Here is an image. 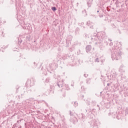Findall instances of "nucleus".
I'll list each match as a JSON object with an SVG mask.
<instances>
[{
  "label": "nucleus",
  "mask_w": 128,
  "mask_h": 128,
  "mask_svg": "<svg viewBox=\"0 0 128 128\" xmlns=\"http://www.w3.org/2000/svg\"><path fill=\"white\" fill-rule=\"evenodd\" d=\"M91 40L95 44H102V42L106 44V46L108 44V42H112V40L110 38H108V36L104 32H100L94 33L92 36Z\"/></svg>",
  "instance_id": "1"
},
{
  "label": "nucleus",
  "mask_w": 128,
  "mask_h": 128,
  "mask_svg": "<svg viewBox=\"0 0 128 128\" xmlns=\"http://www.w3.org/2000/svg\"><path fill=\"white\" fill-rule=\"evenodd\" d=\"M112 60H118L122 56V50H120V47L114 46L112 48Z\"/></svg>",
  "instance_id": "2"
},
{
  "label": "nucleus",
  "mask_w": 128,
  "mask_h": 128,
  "mask_svg": "<svg viewBox=\"0 0 128 128\" xmlns=\"http://www.w3.org/2000/svg\"><path fill=\"white\" fill-rule=\"evenodd\" d=\"M55 86L56 88H64V87L65 86L66 90H70V88H68V85L64 84V80H60V81H58L55 84Z\"/></svg>",
  "instance_id": "3"
},
{
  "label": "nucleus",
  "mask_w": 128,
  "mask_h": 128,
  "mask_svg": "<svg viewBox=\"0 0 128 128\" xmlns=\"http://www.w3.org/2000/svg\"><path fill=\"white\" fill-rule=\"evenodd\" d=\"M35 103L36 102L32 98H31L30 100H27L24 102L26 106H27L28 108H30L32 106H34Z\"/></svg>",
  "instance_id": "4"
},
{
  "label": "nucleus",
  "mask_w": 128,
  "mask_h": 128,
  "mask_svg": "<svg viewBox=\"0 0 128 128\" xmlns=\"http://www.w3.org/2000/svg\"><path fill=\"white\" fill-rule=\"evenodd\" d=\"M120 94H124L125 96H128V88L120 86V89L119 90Z\"/></svg>",
  "instance_id": "5"
},
{
  "label": "nucleus",
  "mask_w": 128,
  "mask_h": 128,
  "mask_svg": "<svg viewBox=\"0 0 128 128\" xmlns=\"http://www.w3.org/2000/svg\"><path fill=\"white\" fill-rule=\"evenodd\" d=\"M98 124H100V122L96 119H94L90 123V125L92 126V128H98Z\"/></svg>",
  "instance_id": "6"
},
{
  "label": "nucleus",
  "mask_w": 128,
  "mask_h": 128,
  "mask_svg": "<svg viewBox=\"0 0 128 128\" xmlns=\"http://www.w3.org/2000/svg\"><path fill=\"white\" fill-rule=\"evenodd\" d=\"M70 116H71L70 122L73 124H76L78 122V119L76 118V116H74V114L70 111Z\"/></svg>",
  "instance_id": "7"
},
{
  "label": "nucleus",
  "mask_w": 128,
  "mask_h": 128,
  "mask_svg": "<svg viewBox=\"0 0 128 128\" xmlns=\"http://www.w3.org/2000/svg\"><path fill=\"white\" fill-rule=\"evenodd\" d=\"M110 114H111L112 116L114 118H117V120H120V118H122V114H118L116 115V112H112V113H109L108 114V116H110Z\"/></svg>",
  "instance_id": "8"
},
{
  "label": "nucleus",
  "mask_w": 128,
  "mask_h": 128,
  "mask_svg": "<svg viewBox=\"0 0 128 128\" xmlns=\"http://www.w3.org/2000/svg\"><path fill=\"white\" fill-rule=\"evenodd\" d=\"M26 84H28V86H34V78H31L30 79H28L26 82Z\"/></svg>",
  "instance_id": "9"
},
{
  "label": "nucleus",
  "mask_w": 128,
  "mask_h": 128,
  "mask_svg": "<svg viewBox=\"0 0 128 128\" xmlns=\"http://www.w3.org/2000/svg\"><path fill=\"white\" fill-rule=\"evenodd\" d=\"M58 64L56 63H52L49 64L48 68L51 70H56L58 68Z\"/></svg>",
  "instance_id": "10"
},
{
  "label": "nucleus",
  "mask_w": 128,
  "mask_h": 128,
  "mask_svg": "<svg viewBox=\"0 0 128 128\" xmlns=\"http://www.w3.org/2000/svg\"><path fill=\"white\" fill-rule=\"evenodd\" d=\"M120 86V83H118V80H116V82L114 84V92H118L120 90L118 88Z\"/></svg>",
  "instance_id": "11"
},
{
  "label": "nucleus",
  "mask_w": 128,
  "mask_h": 128,
  "mask_svg": "<svg viewBox=\"0 0 128 128\" xmlns=\"http://www.w3.org/2000/svg\"><path fill=\"white\" fill-rule=\"evenodd\" d=\"M72 36H68V38H66V46H67L68 48L70 46V42H72Z\"/></svg>",
  "instance_id": "12"
},
{
  "label": "nucleus",
  "mask_w": 128,
  "mask_h": 128,
  "mask_svg": "<svg viewBox=\"0 0 128 128\" xmlns=\"http://www.w3.org/2000/svg\"><path fill=\"white\" fill-rule=\"evenodd\" d=\"M78 116L80 120H82V122H84V120H86V116H84V114H79L78 115Z\"/></svg>",
  "instance_id": "13"
},
{
  "label": "nucleus",
  "mask_w": 128,
  "mask_h": 128,
  "mask_svg": "<svg viewBox=\"0 0 128 128\" xmlns=\"http://www.w3.org/2000/svg\"><path fill=\"white\" fill-rule=\"evenodd\" d=\"M24 86H17L16 88V94H18V90H20V92H24Z\"/></svg>",
  "instance_id": "14"
},
{
  "label": "nucleus",
  "mask_w": 128,
  "mask_h": 128,
  "mask_svg": "<svg viewBox=\"0 0 128 128\" xmlns=\"http://www.w3.org/2000/svg\"><path fill=\"white\" fill-rule=\"evenodd\" d=\"M94 23L90 21H88L86 22V25L89 26L90 28H94Z\"/></svg>",
  "instance_id": "15"
},
{
  "label": "nucleus",
  "mask_w": 128,
  "mask_h": 128,
  "mask_svg": "<svg viewBox=\"0 0 128 128\" xmlns=\"http://www.w3.org/2000/svg\"><path fill=\"white\" fill-rule=\"evenodd\" d=\"M42 71L43 72L42 73V76H46L48 74V72H46V70L44 69V68H42Z\"/></svg>",
  "instance_id": "16"
},
{
  "label": "nucleus",
  "mask_w": 128,
  "mask_h": 128,
  "mask_svg": "<svg viewBox=\"0 0 128 128\" xmlns=\"http://www.w3.org/2000/svg\"><path fill=\"white\" fill-rule=\"evenodd\" d=\"M92 2H94V0H88L87 2V6H88V8H90L92 6Z\"/></svg>",
  "instance_id": "17"
},
{
  "label": "nucleus",
  "mask_w": 128,
  "mask_h": 128,
  "mask_svg": "<svg viewBox=\"0 0 128 128\" xmlns=\"http://www.w3.org/2000/svg\"><path fill=\"white\" fill-rule=\"evenodd\" d=\"M86 112H88V114H91L92 116V109H86Z\"/></svg>",
  "instance_id": "18"
},
{
  "label": "nucleus",
  "mask_w": 128,
  "mask_h": 128,
  "mask_svg": "<svg viewBox=\"0 0 128 128\" xmlns=\"http://www.w3.org/2000/svg\"><path fill=\"white\" fill-rule=\"evenodd\" d=\"M86 50L87 52H90L92 50V46L88 45L86 46Z\"/></svg>",
  "instance_id": "19"
},
{
  "label": "nucleus",
  "mask_w": 128,
  "mask_h": 128,
  "mask_svg": "<svg viewBox=\"0 0 128 128\" xmlns=\"http://www.w3.org/2000/svg\"><path fill=\"white\" fill-rule=\"evenodd\" d=\"M62 58L63 60H66L68 58H70V56L66 54H64L62 56Z\"/></svg>",
  "instance_id": "20"
},
{
  "label": "nucleus",
  "mask_w": 128,
  "mask_h": 128,
  "mask_svg": "<svg viewBox=\"0 0 128 128\" xmlns=\"http://www.w3.org/2000/svg\"><path fill=\"white\" fill-rule=\"evenodd\" d=\"M124 65H121L120 66V72H124Z\"/></svg>",
  "instance_id": "21"
},
{
  "label": "nucleus",
  "mask_w": 128,
  "mask_h": 128,
  "mask_svg": "<svg viewBox=\"0 0 128 128\" xmlns=\"http://www.w3.org/2000/svg\"><path fill=\"white\" fill-rule=\"evenodd\" d=\"M73 62H74V64H75V66H78V64H80V60H74Z\"/></svg>",
  "instance_id": "22"
},
{
  "label": "nucleus",
  "mask_w": 128,
  "mask_h": 128,
  "mask_svg": "<svg viewBox=\"0 0 128 128\" xmlns=\"http://www.w3.org/2000/svg\"><path fill=\"white\" fill-rule=\"evenodd\" d=\"M31 40H32V37L30 36V35H28L26 36V40L30 42Z\"/></svg>",
  "instance_id": "23"
},
{
  "label": "nucleus",
  "mask_w": 128,
  "mask_h": 128,
  "mask_svg": "<svg viewBox=\"0 0 128 128\" xmlns=\"http://www.w3.org/2000/svg\"><path fill=\"white\" fill-rule=\"evenodd\" d=\"M118 76V74H116V72H114L112 74V76L113 78H116V76Z\"/></svg>",
  "instance_id": "24"
},
{
  "label": "nucleus",
  "mask_w": 128,
  "mask_h": 128,
  "mask_svg": "<svg viewBox=\"0 0 128 128\" xmlns=\"http://www.w3.org/2000/svg\"><path fill=\"white\" fill-rule=\"evenodd\" d=\"M78 32H80V28H76L75 30L76 34H78Z\"/></svg>",
  "instance_id": "25"
},
{
  "label": "nucleus",
  "mask_w": 128,
  "mask_h": 128,
  "mask_svg": "<svg viewBox=\"0 0 128 128\" xmlns=\"http://www.w3.org/2000/svg\"><path fill=\"white\" fill-rule=\"evenodd\" d=\"M0 36H4V30H2L0 28Z\"/></svg>",
  "instance_id": "26"
},
{
  "label": "nucleus",
  "mask_w": 128,
  "mask_h": 128,
  "mask_svg": "<svg viewBox=\"0 0 128 128\" xmlns=\"http://www.w3.org/2000/svg\"><path fill=\"white\" fill-rule=\"evenodd\" d=\"M91 104L93 106H94L96 105V100H92Z\"/></svg>",
  "instance_id": "27"
},
{
  "label": "nucleus",
  "mask_w": 128,
  "mask_h": 128,
  "mask_svg": "<svg viewBox=\"0 0 128 128\" xmlns=\"http://www.w3.org/2000/svg\"><path fill=\"white\" fill-rule=\"evenodd\" d=\"M54 86H50V92L54 93Z\"/></svg>",
  "instance_id": "28"
},
{
  "label": "nucleus",
  "mask_w": 128,
  "mask_h": 128,
  "mask_svg": "<svg viewBox=\"0 0 128 128\" xmlns=\"http://www.w3.org/2000/svg\"><path fill=\"white\" fill-rule=\"evenodd\" d=\"M86 83L88 84H90V78H88L86 80Z\"/></svg>",
  "instance_id": "29"
},
{
  "label": "nucleus",
  "mask_w": 128,
  "mask_h": 128,
  "mask_svg": "<svg viewBox=\"0 0 128 128\" xmlns=\"http://www.w3.org/2000/svg\"><path fill=\"white\" fill-rule=\"evenodd\" d=\"M27 92H32V88H27Z\"/></svg>",
  "instance_id": "30"
},
{
  "label": "nucleus",
  "mask_w": 128,
  "mask_h": 128,
  "mask_svg": "<svg viewBox=\"0 0 128 128\" xmlns=\"http://www.w3.org/2000/svg\"><path fill=\"white\" fill-rule=\"evenodd\" d=\"M52 10L53 12H56V6L52 7Z\"/></svg>",
  "instance_id": "31"
},
{
  "label": "nucleus",
  "mask_w": 128,
  "mask_h": 128,
  "mask_svg": "<svg viewBox=\"0 0 128 128\" xmlns=\"http://www.w3.org/2000/svg\"><path fill=\"white\" fill-rule=\"evenodd\" d=\"M95 62H100V59L98 58H96L94 59Z\"/></svg>",
  "instance_id": "32"
},
{
  "label": "nucleus",
  "mask_w": 128,
  "mask_h": 128,
  "mask_svg": "<svg viewBox=\"0 0 128 128\" xmlns=\"http://www.w3.org/2000/svg\"><path fill=\"white\" fill-rule=\"evenodd\" d=\"M22 42V40H21L20 39L18 38V44H20Z\"/></svg>",
  "instance_id": "33"
},
{
  "label": "nucleus",
  "mask_w": 128,
  "mask_h": 128,
  "mask_svg": "<svg viewBox=\"0 0 128 128\" xmlns=\"http://www.w3.org/2000/svg\"><path fill=\"white\" fill-rule=\"evenodd\" d=\"M74 106L75 108H76V106H78V102H74Z\"/></svg>",
  "instance_id": "34"
},
{
  "label": "nucleus",
  "mask_w": 128,
  "mask_h": 128,
  "mask_svg": "<svg viewBox=\"0 0 128 128\" xmlns=\"http://www.w3.org/2000/svg\"><path fill=\"white\" fill-rule=\"evenodd\" d=\"M99 16L100 18H102L104 16L102 15V12H99Z\"/></svg>",
  "instance_id": "35"
},
{
  "label": "nucleus",
  "mask_w": 128,
  "mask_h": 128,
  "mask_svg": "<svg viewBox=\"0 0 128 128\" xmlns=\"http://www.w3.org/2000/svg\"><path fill=\"white\" fill-rule=\"evenodd\" d=\"M50 78H46V82H50Z\"/></svg>",
  "instance_id": "36"
},
{
  "label": "nucleus",
  "mask_w": 128,
  "mask_h": 128,
  "mask_svg": "<svg viewBox=\"0 0 128 128\" xmlns=\"http://www.w3.org/2000/svg\"><path fill=\"white\" fill-rule=\"evenodd\" d=\"M84 22H82L81 23H78V26H84Z\"/></svg>",
  "instance_id": "37"
},
{
  "label": "nucleus",
  "mask_w": 128,
  "mask_h": 128,
  "mask_svg": "<svg viewBox=\"0 0 128 128\" xmlns=\"http://www.w3.org/2000/svg\"><path fill=\"white\" fill-rule=\"evenodd\" d=\"M34 68H36L38 64H36V62H34Z\"/></svg>",
  "instance_id": "38"
},
{
  "label": "nucleus",
  "mask_w": 128,
  "mask_h": 128,
  "mask_svg": "<svg viewBox=\"0 0 128 128\" xmlns=\"http://www.w3.org/2000/svg\"><path fill=\"white\" fill-rule=\"evenodd\" d=\"M86 104H88V106H90V102L87 100Z\"/></svg>",
  "instance_id": "39"
},
{
  "label": "nucleus",
  "mask_w": 128,
  "mask_h": 128,
  "mask_svg": "<svg viewBox=\"0 0 128 128\" xmlns=\"http://www.w3.org/2000/svg\"><path fill=\"white\" fill-rule=\"evenodd\" d=\"M84 78H88V74H84Z\"/></svg>",
  "instance_id": "40"
},
{
  "label": "nucleus",
  "mask_w": 128,
  "mask_h": 128,
  "mask_svg": "<svg viewBox=\"0 0 128 128\" xmlns=\"http://www.w3.org/2000/svg\"><path fill=\"white\" fill-rule=\"evenodd\" d=\"M4 4V0H2L0 2V4Z\"/></svg>",
  "instance_id": "41"
},
{
  "label": "nucleus",
  "mask_w": 128,
  "mask_h": 128,
  "mask_svg": "<svg viewBox=\"0 0 128 128\" xmlns=\"http://www.w3.org/2000/svg\"><path fill=\"white\" fill-rule=\"evenodd\" d=\"M97 106L99 110H100V106L99 105H97Z\"/></svg>",
  "instance_id": "42"
},
{
  "label": "nucleus",
  "mask_w": 128,
  "mask_h": 128,
  "mask_svg": "<svg viewBox=\"0 0 128 128\" xmlns=\"http://www.w3.org/2000/svg\"><path fill=\"white\" fill-rule=\"evenodd\" d=\"M8 48V46H6V47H2V48H4V50L5 48Z\"/></svg>",
  "instance_id": "43"
},
{
  "label": "nucleus",
  "mask_w": 128,
  "mask_h": 128,
  "mask_svg": "<svg viewBox=\"0 0 128 128\" xmlns=\"http://www.w3.org/2000/svg\"><path fill=\"white\" fill-rule=\"evenodd\" d=\"M84 95H82V96H81V98L82 99V100H83L84 99Z\"/></svg>",
  "instance_id": "44"
},
{
  "label": "nucleus",
  "mask_w": 128,
  "mask_h": 128,
  "mask_svg": "<svg viewBox=\"0 0 128 128\" xmlns=\"http://www.w3.org/2000/svg\"><path fill=\"white\" fill-rule=\"evenodd\" d=\"M107 86H110V83H108Z\"/></svg>",
  "instance_id": "45"
},
{
  "label": "nucleus",
  "mask_w": 128,
  "mask_h": 128,
  "mask_svg": "<svg viewBox=\"0 0 128 128\" xmlns=\"http://www.w3.org/2000/svg\"><path fill=\"white\" fill-rule=\"evenodd\" d=\"M110 46H112V42H111L110 44Z\"/></svg>",
  "instance_id": "46"
},
{
  "label": "nucleus",
  "mask_w": 128,
  "mask_h": 128,
  "mask_svg": "<svg viewBox=\"0 0 128 128\" xmlns=\"http://www.w3.org/2000/svg\"><path fill=\"white\" fill-rule=\"evenodd\" d=\"M23 28H24V30H26V27L24 26V27H23Z\"/></svg>",
  "instance_id": "47"
},
{
  "label": "nucleus",
  "mask_w": 128,
  "mask_h": 128,
  "mask_svg": "<svg viewBox=\"0 0 128 128\" xmlns=\"http://www.w3.org/2000/svg\"><path fill=\"white\" fill-rule=\"evenodd\" d=\"M72 86H74V84H71Z\"/></svg>",
  "instance_id": "48"
},
{
  "label": "nucleus",
  "mask_w": 128,
  "mask_h": 128,
  "mask_svg": "<svg viewBox=\"0 0 128 128\" xmlns=\"http://www.w3.org/2000/svg\"><path fill=\"white\" fill-rule=\"evenodd\" d=\"M97 12H98V13L100 12V10H97Z\"/></svg>",
  "instance_id": "49"
},
{
  "label": "nucleus",
  "mask_w": 128,
  "mask_h": 128,
  "mask_svg": "<svg viewBox=\"0 0 128 128\" xmlns=\"http://www.w3.org/2000/svg\"><path fill=\"white\" fill-rule=\"evenodd\" d=\"M84 28H86L84 26H83V29L84 30Z\"/></svg>",
  "instance_id": "50"
},
{
  "label": "nucleus",
  "mask_w": 128,
  "mask_h": 128,
  "mask_svg": "<svg viewBox=\"0 0 128 128\" xmlns=\"http://www.w3.org/2000/svg\"><path fill=\"white\" fill-rule=\"evenodd\" d=\"M84 12H86V10H84Z\"/></svg>",
  "instance_id": "51"
},
{
  "label": "nucleus",
  "mask_w": 128,
  "mask_h": 128,
  "mask_svg": "<svg viewBox=\"0 0 128 128\" xmlns=\"http://www.w3.org/2000/svg\"><path fill=\"white\" fill-rule=\"evenodd\" d=\"M82 12H84L82 11Z\"/></svg>",
  "instance_id": "52"
},
{
  "label": "nucleus",
  "mask_w": 128,
  "mask_h": 128,
  "mask_svg": "<svg viewBox=\"0 0 128 128\" xmlns=\"http://www.w3.org/2000/svg\"><path fill=\"white\" fill-rule=\"evenodd\" d=\"M64 96H65V95H64Z\"/></svg>",
  "instance_id": "53"
},
{
  "label": "nucleus",
  "mask_w": 128,
  "mask_h": 128,
  "mask_svg": "<svg viewBox=\"0 0 128 128\" xmlns=\"http://www.w3.org/2000/svg\"><path fill=\"white\" fill-rule=\"evenodd\" d=\"M102 10H104V8H102Z\"/></svg>",
  "instance_id": "54"
},
{
  "label": "nucleus",
  "mask_w": 128,
  "mask_h": 128,
  "mask_svg": "<svg viewBox=\"0 0 128 128\" xmlns=\"http://www.w3.org/2000/svg\"><path fill=\"white\" fill-rule=\"evenodd\" d=\"M90 118H92V116H90Z\"/></svg>",
  "instance_id": "55"
},
{
  "label": "nucleus",
  "mask_w": 128,
  "mask_h": 128,
  "mask_svg": "<svg viewBox=\"0 0 128 128\" xmlns=\"http://www.w3.org/2000/svg\"><path fill=\"white\" fill-rule=\"evenodd\" d=\"M100 94H102V92H100Z\"/></svg>",
  "instance_id": "56"
}]
</instances>
